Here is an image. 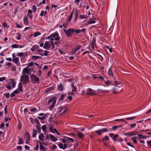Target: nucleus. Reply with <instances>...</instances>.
<instances>
[{
	"label": "nucleus",
	"instance_id": "37",
	"mask_svg": "<svg viewBox=\"0 0 151 151\" xmlns=\"http://www.w3.org/2000/svg\"><path fill=\"white\" fill-rule=\"evenodd\" d=\"M42 129L44 132H46V126L45 125H43L42 126Z\"/></svg>",
	"mask_w": 151,
	"mask_h": 151
},
{
	"label": "nucleus",
	"instance_id": "40",
	"mask_svg": "<svg viewBox=\"0 0 151 151\" xmlns=\"http://www.w3.org/2000/svg\"><path fill=\"white\" fill-rule=\"evenodd\" d=\"M34 65V63L33 62H31L27 64V67H31L33 66Z\"/></svg>",
	"mask_w": 151,
	"mask_h": 151
},
{
	"label": "nucleus",
	"instance_id": "56",
	"mask_svg": "<svg viewBox=\"0 0 151 151\" xmlns=\"http://www.w3.org/2000/svg\"><path fill=\"white\" fill-rule=\"evenodd\" d=\"M62 142L63 143H65L66 142H68V137H67L66 139H62Z\"/></svg>",
	"mask_w": 151,
	"mask_h": 151
},
{
	"label": "nucleus",
	"instance_id": "22",
	"mask_svg": "<svg viewBox=\"0 0 151 151\" xmlns=\"http://www.w3.org/2000/svg\"><path fill=\"white\" fill-rule=\"evenodd\" d=\"M32 137H36L37 134V131L35 129H33L32 130Z\"/></svg>",
	"mask_w": 151,
	"mask_h": 151
},
{
	"label": "nucleus",
	"instance_id": "12",
	"mask_svg": "<svg viewBox=\"0 0 151 151\" xmlns=\"http://www.w3.org/2000/svg\"><path fill=\"white\" fill-rule=\"evenodd\" d=\"M58 146L60 148L64 150L67 148V145L66 144L63 145L62 143H60L58 144Z\"/></svg>",
	"mask_w": 151,
	"mask_h": 151
},
{
	"label": "nucleus",
	"instance_id": "23",
	"mask_svg": "<svg viewBox=\"0 0 151 151\" xmlns=\"http://www.w3.org/2000/svg\"><path fill=\"white\" fill-rule=\"evenodd\" d=\"M41 35V34L39 32H35L34 34H32V35H33L34 37H35L37 36L40 35Z\"/></svg>",
	"mask_w": 151,
	"mask_h": 151
},
{
	"label": "nucleus",
	"instance_id": "3",
	"mask_svg": "<svg viewBox=\"0 0 151 151\" xmlns=\"http://www.w3.org/2000/svg\"><path fill=\"white\" fill-rule=\"evenodd\" d=\"M60 37L58 32H55L47 37L46 39H50V40L53 41L54 40V38H55V40L58 41L60 40Z\"/></svg>",
	"mask_w": 151,
	"mask_h": 151
},
{
	"label": "nucleus",
	"instance_id": "20",
	"mask_svg": "<svg viewBox=\"0 0 151 151\" xmlns=\"http://www.w3.org/2000/svg\"><path fill=\"white\" fill-rule=\"evenodd\" d=\"M9 81L12 82V87L14 88L16 84V83L15 82V79H10Z\"/></svg>",
	"mask_w": 151,
	"mask_h": 151
},
{
	"label": "nucleus",
	"instance_id": "29",
	"mask_svg": "<svg viewBox=\"0 0 151 151\" xmlns=\"http://www.w3.org/2000/svg\"><path fill=\"white\" fill-rule=\"evenodd\" d=\"M121 127V125L118 126H115L112 127V130L114 131H115L118 128Z\"/></svg>",
	"mask_w": 151,
	"mask_h": 151
},
{
	"label": "nucleus",
	"instance_id": "15",
	"mask_svg": "<svg viewBox=\"0 0 151 151\" xmlns=\"http://www.w3.org/2000/svg\"><path fill=\"white\" fill-rule=\"evenodd\" d=\"M23 22L24 24L26 25H28L29 24V22L28 21V18L27 17H24L23 19Z\"/></svg>",
	"mask_w": 151,
	"mask_h": 151
},
{
	"label": "nucleus",
	"instance_id": "31",
	"mask_svg": "<svg viewBox=\"0 0 151 151\" xmlns=\"http://www.w3.org/2000/svg\"><path fill=\"white\" fill-rule=\"evenodd\" d=\"M109 139V137L107 136H106L101 140V141L104 142L105 141H107Z\"/></svg>",
	"mask_w": 151,
	"mask_h": 151
},
{
	"label": "nucleus",
	"instance_id": "9",
	"mask_svg": "<svg viewBox=\"0 0 151 151\" xmlns=\"http://www.w3.org/2000/svg\"><path fill=\"white\" fill-rule=\"evenodd\" d=\"M86 94L91 96L95 95L96 94V91L90 88H89L87 89Z\"/></svg>",
	"mask_w": 151,
	"mask_h": 151
},
{
	"label": "nucleus",
	"instance_id": "47",
	"mask_svg": "<svg viewBox=\"0 0 151 151\" xmlns=\"http://www.w3.org/2000/svg\"><path fill=\"white\" fill-rule=\"evenodd\" d=\"M147 143L148 146L151 147V140L147 141Z\"/></svg>",
	"mask_w": 151,
	"mask_h": 151
},
{
	"label": "nucleus",
	"instance_id": "51",
	"mask_svg": "<svg viewBox=\"0 0 151 151\" xmlns=\"http://www.w3.org/2000/svg\"><path fill=\"white\" fill-rule=\"evenodd\" d=\"M21 38V35L19 34H17V37L16 38L18 40H20Z\"/></svg>",
	"mask_w": 151,
	"mask_h": 151
},
{
	"label": "nucleus",
	"instance_id": "38",
	"mask_svg": "<svg viewBox=\"0 0 151 151\" xmlns=\"http://www.w3.org/2000/svg\"><path fill=\"white\" fill-rule=\"evenodd\" d=\"M72 91L74 92H75L76 91V87L74 86L73 85H72Z\"/></svg>",
	"mask_w": 151,
	"mask_h": 151
},
{
	"label": "nucleus",
	"instance_id": "48",
	"mask_svg": "<svg viewBox=\"0 0 151 151\" xmlns=\"http://www.w3.org/2000/svg\"><path fill=\"white\" fill-rule=\"evenodd\" d=\"M6 79V77H3L0 78V81L2 82L3 81L5 80Z\"/></svg>",
	"mask_w": 151,
	"mask_h": 151
},
{
	"label": "nucleus",
	"instance_id": "64",
	"mask_svg": "<svg viewBox=\"0 0 151 151\" xmlns=\"http://www.w3.org/2000/svg\"><path fill=\"white\" fill-rule=\"evenodd\" d=\"M123 140V139H122V138H121V137H120L118 139L117 141L119 142H120L122 141Z\"/></svg>",
	"mask_w": 151,
	"mask_h": 151
},
{
	"label": "nucleus",
	"instance_id": "49",
	"mask_svg": "<svg viewBox=\"0 0 151 151\" xmlns=\"http://www.w3.org/2000/svg\"><path fill=\"white\" fill-rule=\"evenodd\" d=\"M68 142L70 141L72 142L73 143L74 142V140L72 138L68 137Z\"/></svg>",
	"mask_w": 151,
	"mask_h": 151
},
{
	"label": "nucleus",
	"instance_id": "4",
	"mask_svg": "<svg viewBox=\"0 0 151 151\" xmlns=\"http://www.w3.org/2000/svg\"><path fill=\"white\" fill-rule=\"evenodd\" d=\"M48 100L47 104L48 105H50V108L51 109L55 105L56 100L55 98L54 97H51L48 99Z\"/></svg>",
	"mask_w": 151,
	"mask_h": 151
},
{
	"label": "nucleus",
	"instance_id": "10",
	"mask_svg": "<svg viewBox=\"0 0 151 151\" xmlns=\"http://www.w3.org/2000/svg\"><path fill=\"white\" fill-rule=\"evenodd\" d=\"M108 132L109 130L108 129L106 128H103L102 129L96 130L95 131V132L99 134V135H101L102 132Z\"/></svg>",
	"mask_w": 151,
	"mask_h": 151
},
{
	"label": "nucleus",
	"instance_id": "54",
	"mask_svg": "<svg viewBox=\"0 0 151 151\" xmlns=\"http://www.w3.org/2000/svg\"><path fill=\"white\" fill-rule=\"evenodd\" d=\"M136 125V123H133L131 124L130 125V127L131 128H133Z\"/></svg>",
	"mask_w": 151,
	"mask_h": 151
},
{
	"label": "nucleus",
	"instance_id": "34",
	"mask_svg": "<svg viewBox=\"0 0 151 151\" xmlns=\"http://www.w3.org/2000/svg\"><path fill=\"white\" fill-rule=\"evenodd\" d=\"M55 88V87L54 86H52L51 87L48 88L46 90L47 92H49L51 90H53Z\"/></svg>",
	"mask_w": 151,
	"mask_h": 151
},
{
	"label": "nucleus",
	"instance_id": "46",
	"mask_svg": "<svg viewBox=\"0 0 151 151\" xmlns=\"http://www.w3.org/2000/svg\"><path fill=\"white\" fill-rule=\"evenodd\" d=\"M19 46V45L16 44H14V45H13L12 46V47L13 48H17Z\"/></svg>",
	"mask_w": 151,
	"mask_h": 151
},
{
	"label": "nucleus",
	"instance_id": "44",
	"mask_svg": "<svg viewBox=\"0 0 151 151\" xmlns=\"http://www.w3.org/2000/svg\"><path fill=\"white\" fill-rule=\"evenodd\" d=\"M40 149L41 150H42L44 151L45 150L46 148L43 146L42 145H40Z\"/></svg>",
	"mask_w": 151,
	"mask_h": 151
},
{
	"label": "nucleus",
	"instance_id": "25",
	"mask_svg": "<svg viewBox=\"0 0 151 151\" xmlns=\"http://www.w3.org/2000/svg\"><path fill=\"white\" fill-rule=\"evenodd\" d=\"M22 83H20L19 85L18 88L17 89L19 92H22Z\"/></svg>",
	"mask_w": 151,
	"mask_h": 151
},
{
	"label": "nucleus",
	"instance_id": "63",
	"mask_svg": "<svg viewBox=\"0 0 151 151\" xmlns=\"http://www.w3.org/2000/svg\"><path fill=\"white\" fill-rule=\"evenodd\" d=\"M48 51L47 50H45L44 55L45 56H47L48 55Z\"/></svg>",
	"mask_w": 151,
	"mask_h": 151
},
{
	"label": "nucleus",
	"instance_id": "61",
	"mask_svg": "<svg viewBox=\"0 0 151 151\" xmlns=\"http://www.w3.org/2000/svg\"><path fill=\"white\" fill-rule=\"evenodd\" d=\"M102 92L104 93H109V91L108 90H103Z\"/></svg>",
	"mask_w": 151,
	"mask_h": 151
},
{
	"label": "nucleus",
	"instance_id": "36",
	"mask_svg": "<svg viewBox=\"0 0 151 151\" xmlns=\"http://www.w3.org/2000/svg\"><path fill=\"white\" fill-rule=\"evenodd\" d=\"M119 137V135L118 134H115L112 137V139L114 141H115L116 139L118 138Z\"/></svg>",
	"mask_w": 151,
	"mask_h": 151
},
{
	"label": "nucleus",
	"instance_id": "16",
	"mask_svg": "<svg viewBox=\"0 0 151 151\" xmlns=\"http://www.w3.org/2000/svg\"><path fill=\"white\" fill-rule=\"evenodd\" d=\"M95 22V21L94 20L92 19H90L88 21H87L86 24H92L94 23Z\"/></svg>",
	"mask_w": 151,
	"mask_h": 151
},
{
	"label": "nucleus",
	"instance_id": "32",
	"mask_svg": "<svg viewBox=\"0 0 151 151\" xmlns=\"http://www.w3.org/2000/svg\"><path fill=\"white\" fill-rule=\"evenodd\" d=\"M137 118L136 116H132L131 117H129L127 118H126L125 119L126 120H133L135 119H136Z\"/></svg>",
	"mask_w": 151,
	"mask_h": 151
},
{
	"label": "nucleus",
	"instance_id": "42",
	"mask_svg": "<svg viewBox=\"0 0 151 151\" xmlns=\"http://www.w3.org/2000/svg\"><path fill=\"white\" fill-rule=\"evenodd\" d=\"M54 128H53V127L52 126H51L49 128L50 131L52 133H55V132H54Z\"/></svg>",
	"mask_w": 151,
	"mask_h": 151
},
{
	"label": "nucleus",
	"instance_id": "26",
	"mask_svg": "<svg viewBox=\"0 0 151 151\" xmlns=\"http://www.w3.org/2000/svg\"><path fill=\"white\" fill-rule=\"evenodd\" d=\"M136 133H135L134 132H131L126 133L125 134V135H128V136H133V135H136Z\"/></svg>",
	"mask_w": 151,
	"mask_h": 151
},
{
	"label": "nucleus",
	"instance_id": "41",
	"mask_svg": "<svg viewBox=\"0 0 151 151\" xmlns=\"http://www.w3.org/2000/svg\"><path fill=\"white\" fill-rule=\"evenodd\" d=\"M40 58V56H38L34 55L32 56V58L34 59L35 60H36L38 58Z\"/></svg>",
	"mask_w": 151,
	"mask_h": 151
},
{
	"label": "nucleus",
	"instance_id": "60",
	"mask_svg": "<svg viewBox=\"0 0 151 151\" xmlns=\"http://www.w3.org/2000/svg\"><path fill=\"white\" fill-rule=\"evenodd\" d=\"M74 16L76 18L78 16V12L77 11H76L74 13Z\"/></svg>",
	"mask_w": 151,
	"mask_h": 151
},
{
	"label": "nucleus",
	"instance_id": "11",
	"mask_svg": "<svg viewBox=\"0 0 151 151\" xmlns=\"http://www.w3.org/2000/svg\"><path fill=\"white\" fill-rule=\"evenodd\" d=\"M25 139L26 140V143L29 144L30 141V136L28 133H26L24 135Z\"/></svg>",
	"mask_w": 151,
	"mask_h": 151
},
{
	"label": "nucleus",
	"instance_id": "50",
	"mask_svg": "<svg viewBox=\"0 0 151 151\" xmlns=\"http://www.w3.org/2000/svg\"><path fill=\"white\" fill-rule=\"evenodd\" d=\"M37 7L35 5L33 6L32 9L33 10L34 12H35L36 10L37 9Z\"/></svg>",
	"mask_w": 151,
	"mask_h": 151
},
{
	"label": "nucleus",
	"instance_id": "45",
	"mask_svg": "<svg viewBox=\"0 0 151 151\" xmlns=\"http://www.w3.org/2000/svg\"><path fill=\"white\" fill-rule=\"evenodd\" d=\"M17 55L19 56H23L24 55V53L23 52H17Z\"/></svg>",
	"mask_w": 151,
	"mask_h": 151
},
{
	"label": "nucleus",
	"instance_id": "1",
	"mask_svg": "<svg viewBox=\"0 0 151 151\" xmlns=\"http://www.w3.org/2000/svg\"><path fill=\"white\" fill-rule=\"evenodd\" d=\"M21 83L24 85H26L29 82V76L27 74H22L20 77V79Z\"/></svg>",
	"mask_w": 151,
	"mask_h": 151
},
{
	"label": "nucleus",
	"instance_id": "7",
	"mask_svg": "<svg viewBox=\"0 0 151 151\" xmlns=\"http://www.w3.org/2000/svg\"><path fill=\"white\" fill-rule=\"evenodd\" d=\"M67 109L65 107L61 106L58 109V114L60 115L62 114L65 113Z\"/></svg>",
	"mask_w": 151,
	"mask_h": 151
},
{
	"label": "nucleus",
	"instance_id": "19",
	"mask_svg": "<svg viewBox=\"0 0 151 151\" xmlns=\"http://www.w3.org/2000/svg\"><path fill=\"white\" fill-rule=\"evenodd\" d=\"M24 143V142L22 138H19V140L17 142L18 145L22 144Z\"/></svg>",
	"mask_w": 151,
	"mask_h": 151
},
{
	"label": "nucleus",
	"instance_id": "57",
	"mask_svg": "<svg viewBox=\"0 0 151 151\" xmlns=\"http://www.w3.org/2000/svg\"><path fill=\"white\" fill-rule=\"evenodd\" d=\"M115 121H124V119H119L115 120Z\"/></svg>",
	"mask_w": 151,
	"mask_h": 151
},
{
	"label": "nucleus",
	"instance_id": "13",
	"mask_svg": "<svg viewBox=\"0 0 151 151\" xmlns=\"http://www.w3.org/2000/svg\"><path fill=\"white\" fill-rule=\"evenodd\" d=\"M49 136L50 138L51 141L53 142H56L57 141V139L53 135L51 134H49Z\"/></svg>",
	"mask_w": 151,
	"mask_h": 151
},
{
	"label": "nucleus",
	"instance_id": "17",
	"mask_svg": "<svg viewBox=\"0 0 151 151\" xmlns=\"http://www.w3.org/2000/svg\"><path fill=\"white\" fill-rule=\"evenodd\" d=\"M58 90L59 91H63L64 87L62 84H60L58 85Z\"/></svg>",
	"mask_w": 151,
	"mask_h": 151
},
{
	"label": "nucleus",
	"instance_id": "24",
	"mask_svg": "<svg viewBox=\"0 0 151 151\" xmlns=\"http://www.w3.org/2000/svg\"><path fill=\"white\" fill-rule=\"evenodd\" d=\"M104 83L106 86H108L110 85H113L111 81H104Z\"/></svg>",
	"mask_w": 151,
	"mask_h": 151
},
{
	"label": "nucleus",
	"instance_id": "18",
	"mask_svg": "<svg viewBox=\"0 0 151 151\" xmlns=\"http://www.w3.org/2000/svg\"><path fill=\"white\" fill-rule=\"evenodd\" d=\"M108 74L109 76L111 78H113L114 77L113 74L112 73L111 68H110L109 70Z\"/></svg>",
	"mask_w": 151,
	"mask_h": 151
},
{
	"label": "nucleus",
	"instance_id": "6",
	"mask_svg": "<svg viewBox=\"0 0 151 151\" xmlns=\"http://www.w3.org/2000/svg\"><path fill=\"white\" fill-rule=\"evenodd\" d=\"M30 78L32 82L34 84L39 83V79L35 75L32 74L31 75Z\"/></svg>",
	"mask_w": 151,
	"mask_h": 151
},
{
	"label": "nucleus",
	"instance_id": "14",
	"mask_svg": "<svg viewBox=\"0 0 151 151\" xmlns=\"http://www.w3.org/2000/svg\"><path fill=\"white\" fill-rule=\"evenodd\" d=\"M77 136L79 138L81 139H82L84 136V135L81 132H77Z\"/></svg>",
	"mask_w": 151,
	"mask_h": 151
},
{
	"label": "nucleus",
	"instance_id": "27",
	"mask_svg": "<svg viewBox=\"0 0 151 151\" xmlns=\"http://www.w3.org/2000/svg\"><path fill=\"white\" fill-rule=\"evenodd\" d=\"M44 135L43 134H41L39 136V139L42 141H43Z\"/></svg>",
	"mask_w": 151,
	"mask_h": 151
},
{
	"label": "nucleus",
	"instance_id": "30",
	"mask_svg": "<svg viewBox=\"0 0 151 151\" xmlns=\"http://www.w3.org/2000/svg\"><path fill=\"white\" fill-rule=\"evenodd\" d=\"M47 13V11L42 10L41 11V13L40 14V15L41 17L43 16L44 15H45Z\"/></svg>",
	"mask_w": 151,
	"mask_h": 151
},
{
	"label": "nucleus",
	"instance_id": "43",
	"mask_svg": "<svg viewBox=\"0 0 151 151\" xmlns=\"http://www.w3.org/2000/svg\"><path fill=\"white\" fill-rule=\"evenodd\" d=\"M74 32L77 34H78L81 32V29H74Z\"/></svg>",
	"mask_w": 151,
	"mask_h": 151
},
{
	"label": "nucleus",
	"instance_id": "2",
	"mask_svg": "<svg viewBox=\"0 0 151 151\" xmlns=\"http://www.w3.org/2000/svg\"><path fill=\"white\" fill-rule=\"evenodd\" d=\"M50 40L48 41H46L45 42V45L43 47V48L47 50H49L50 47H52V49H53L55 47V45L53 42L50 39Z\"/></svg>",
	"mask_w": 151,
	"mask_h": 151
},
{
	"label": "nucleus",
	"instance_id": "8",
	"mask_svg": "<svg viewBox=\"0 0 151 151\" xmlns=\"http://www.w3.org/2000/svg\"><path fill=\"white\" fill-rule=\"evenodd\" d=\"M32 71H33V70H32L31 69L26 67L23 69L22 71V74H26V73H27L30 75L31 74V72Z\"/></svg>",
	"mask_w": 151,
	"mask_h": 151
},
{
	"label": "nucleus",
	"instance_id": "35",
	"mask_svg": "<svg viewBox=\"0 0 151 151\" xmlns=\"http://www.w3.org/2000/svg\"><path fill=\"white\" fill-rule=\"evenodd\" d=\"M73 13V12L70 14V15L68 17V20L69 22H70L71 21Z\"/></svg>",
	"mask_w": 151,
	"mask_h": 151
},
{
	"label": "nucleus",
	"instance_id": "28",
	"mask_svg": "<svg viewBox=\"0 0 151 151\" xmlns=\"http://www.w3.org/2000/svg\"><path fill=\"white\" fill-rule=\"evenodd\" d=\"M66 96V94H62L61 96L60 97L59 99V100L60 101H61L62 100H63L65 99V96Z\"/></svg>",
	"mask_w": 151,
	"mask_h": 151
},
{
	"label": "nucleus",
	"instance_id": "62",
	"mask_svg": "<svg viewBox=\"0 0 151 151\" xmlns=\"http://www.w3.org/2000/svg\"><path fill=\"white\" fill-rule=\"evenodd\" d=\"M53 131L55 133H56L58 135H60V133L57 131V130L55 128L54 129Z\"/></svg>",
	"mask_w": 151,
	"mask_h": 151
},
{
	"label": "nucleus",
	"instance_id": "59",
	"mask_svg": "<svg viewBox=\"0 0 151 151\" xmlns=\"http://www.w3.org/2000/svg\"><path fill=\"white\" fill-rule=\"evenodd\" d=\"M82 46L81 45H78L77 46L76 48V49H77V50H78L80 49L81 48V47Z\"/></svg>",
	"mask_w": 151,
	"mask_h": 151
},
{
	"label": "nucleus",
	"instance_id": "53",
	"mask_svg": "<svg viewBox=\"0 0 151 151\" xmlns=\"http://www.w3.org/2000/svg\"><path fill=\"white\" fill-rule=\"evenodd\" d=\"M37 110V109L36 108H33L30 109L29 110L31 112H34L35 111Z\"/></svg>",
	"mask_w": 151,
	"mask_h": 151
},
{
	"label": "nucleus",
	"instance_id": "21",
	"mask_svg": "<svg viewBox=\"0 0 151 151\" xmlns=\"http://www.w3.org/2000/svg\"><path fill=\"white\" fill-rule=\"evenodd\" d=\"M19 60V58L17 57H16V58H14L13 59L12 61L15 63L17 64L18 63Z\"/></svg>",
	"mask_w": 151,
	"mask_h": 151
},
{
	"label": "nucleus",
	"instance_id": "58",
	"mask_svg": "<svg viewBox=\"0 0 151 151\" xmlns=\"http://www.w3.org/2000/svg\"><path fill=\"white\" fill-rule=\"evenodd\" d=\"M138 137H139V138L144 139L145 138L144 136L143 135L141 134H138Z\"/></svg>",
	"mask_w": 151,
	"mask_h": 151
},
{
	"label": "nucleus",
	"instance_id": "5",
	"mask_svg": "<svg viewBox=\"0 0 151 151\" xmlns=\"http://www.w3.org/2000/svg\"><path fill=\"white\" fill-rule=\"evenodd\" d=\"M65 33L66 36L68 37H70L72 35V34L74 32V29L70 28L68 30H65L63 29Z\"/></svg>",
	"mask_w": 151,
	"mask_h": 151
},
{
	"label": "nucleus",
	"instance_id": "55",
	"mask_svg": "<svg viewBox=\"0 0 151 151\" xmlns=\"http://www.w3.org/2000/svg\"><path fill=\"white\" fill-rule=\"evenodd\" d=\"M5 96L6 99H8L9 98L10 94L9 93L5 94Z\"/></svg>",
	"mask_w": 151,
	"mask_h": 151
},
{
	"label": "nucleus",
	"instance_id": "33",
	"mask_svg": "<svg viewBox=\"0 0 151 151\" xmlns=\"http://www.w3.org/2000/svg\"><path fill=\"white\" fill-rule=\"evenodd\" d=\"M137 138V137H135L132 138L131 139L133 141L134 143L135 144H137V141L136 139Z\"/></svg>",
	"mask_w": 151,
	"mask_h": 151
},
{
	"label": "nucleus",
	"instance_id": "52",
	"mask_svg": "<svg viewBox=\"0 0 151 151\" xmlns=\"http://www.w3.org/2000/svg\"><path fill=\"white\" fill-rule=\"evenodd\" d=\"M96 45L95 42L94 41H92L91 43V45L93 48Z\"/></svg>",
	"mask_w": 151,
	"mask_h": 151
},
{
	"label": "nucleus",
	"instance_id": "39",
	"mask_svg": "<svg viewBox=\"0 0 151 151\" xmlns=\"http://www.w3.org/2000/svg\"><path fill=\"white\" fill-rule=\"evenodd\" d=\"M2 26L4 27L8 28L9 27V26L6 24V22H3L2 24Z\"/></svg>",
	"mask_w": 151,
	"mask_h": 151
}]
</instances>
